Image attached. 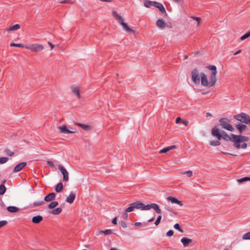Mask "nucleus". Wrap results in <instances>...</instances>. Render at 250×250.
Wrapping results in <instances>:
<instances>
[{"label":"nucleus","instance_id":"1","mask_svg":"<svg viewBox=\"0 0 250 250\" xmlns=\"http://www.w3.org/2000/svg\"><path fill=\"white\" fill-rule=\"evenodd\" d=\"M206 68L211 71V74L210 76V82H208L206 75L204 73H200L201 84L204 86H208L211 87L215 84L217 81V68L216 67L213 65L207 66Z\"/></svg>","mask_w":250,"mask_h":250},{"label":"nucleus","instance_id":"2","mask_svg":"<svg viewBox=\"0 0 250 250\" xmlns=\"http://www.w3.org/2000/svg\"><path fill=\"white\" fill-rule=\"evenodd\" d=\"M218 125H215L211 130V135L215 137L219 140L223 139L226 141H231L233 143L235 141L236 134H231L229 135L223 130H220L218 128Z\"/></svg>","mask_w":250,"mask_h":250},{"label":"nucleus","instance_id":"3","mask_svg":"<svg viewBox=\"0 0 250 250\" xmlns=\"http://www.w3.org/2000/svg\"><path fill=\"white\" fill-rule=\"evenodd\" d=\"M112 16L122 26L123 28L126 31L131 33L134 32V30L128 27L127 24L124 22V20L123 17L120 16L116 11H112Z\"/></svg>","mask_w":250,"mask_h":250},{"label":"nucleus","instance_id":"4","mask_svg":"<svg viewBox=\"0 0 250 250\" xmlns=\"http://www.w3.org/2000/svg\"><path fill=\"white\" fill-rule=\"evenodd\" d=\"M219 122H220V124L216 125H218V128H219V127L221 126L228 131L231 132L234 131L235 129L232 125L227 123L229 122V120L228 118H221L219 120Z\"/></svg>","mask_w":250,"mask_h":250},{"label":"nucleus","instance_id":"5","mask_svg":"<svg viewBox=\"0 0 250 250\" xmlns=\"http://www.w3.org/2000/svg\"><path fill=\"white\" fill-rule=\"evenodd\" d=\"M233 118L239 121L240 122V123L247 124L250 119V116L246 113L241 112L240 113L234 115Z\"/></svg>","mask_w":250,"mask_h":250},{"label":"nucleus","instance_id":"6","mask_svg":"<svg viewBox=\"0 0 250 250\" xmlns=\"http://www.w3.org/2000/svg\"><path fill=\"white\" fill-rule=\"evenodd\" d=\"M156 24L157 26L161 29H163L167 27L169 28H172V25L170 22H166L163 19L158 20L156 21Z\"/></svg>","mask_w":250,"mask_h":250},{"label":"nucleus","instance_id":"7","mask_svg":"<svg viewBox=\"0 0 250 250\" xmlns=\"http://www.w3.org/2000/svg\"><path fill=\"white\" fill-rule=\"evenodd\" d=\"M200 75H199L197 69L195 68L191 72V79L194 83L199 84L200 82Z\"/></svg>","mask_w":250,"mask_h":250},{"label":"nucleus","instance_id":"8","mask_svg":"<svg viewBox=\"0 0 250 250\" xmlns=\"http://www.w3.org/2000/svg\"><path fill=\"white\" fill-rule=\"evenodd\" d=\"M25 47L26 49L30 50L31 51L39 52L43 49V46L42 44H33L30 45H26Z\"/></svg>","mask_w":250,"mask_h":250},{"label":"nucleus","instance_id":"9","mask_svg":"<svg viewBox=\"0 0 250 250\" xmlns=\"http://www.w3.org/2000/svg\"><path fill=\"white\" fill-rule=\"evenodd\" d=\"M58 169L63 176V181L64 182H67L69 180L68 172L65 168L62 165H59Z\"/></svg>","mask_w":250,"mask_h":250},{"label":"nucleus","instance_id":"10","mask_svg":"<svg viewBox=\"0 0 250 250\" xmlns=\"http://www.w3.org/2000/svg\"><path fill=\"white\" fill-rule=\"evenodd\" d=\"M58 128L60 130V132L63 134H73L77 132L75 131L70 130L68 128L67 126L65 125L59 126L58 127Z\"/></svg>","mask_w":250,"mask_h":250},{"label":"nucleus","instance_id":"11","mask_svg":"<svg viewBox=\"0 0 250 250\" xmlns=\"http://www.w3.org/2000/svg\"><path fill=\"white\" fill-rule=\"evenodd\" d=\"M132 203L135 209L146 210V205H145L140 201H137Z\"/></svg>","mask_w":250,"mask_h":250},{"label":"nucleus","instance_id":"12","mask_svg":"<svg viewBox=\"0 0 250 250\" xmlns=\"http://www.w3.org/2000/svg\"><path fill=\"white\" fill-rule=\"evenodd\" d=\"M247 124L237 123L235 125V127L240 134H242L247 129Z\"/></svg>","mask_w":250,"mask_h":250},{"label":"nucleus","instance_id":"13","mask_svg":"<svg viewBox=\"0 0 250 250\" xmlns=\"http://www.w3.org/2000/svg\"><path fill=\"white\" fill-rule=\"evenodd\" d=\"M151 208H153L158 214L161 213V209L160 208L159 206L156 204L151 203L146 205V210H149Z\"/></svg>","mask_w":250,"mask_h":250},{"label":"nucleus","instance_id":"14","mask_svg":"<svg viewBox=\"0 0 250 250\" xmlns=\"http://www.w3.org/2000/svg\"><path fill=\"white\" fill-rule=\"evenodd\" d=\"M233 146L237 149L240 148L245 149L247 147L248 145L245 142H240L239 141H235L233 144Z\"/></svg>","mask_w":250,"mask_h":250},{"label":"nucleus","instance_id":"15","mask_svg":"<svg viewBox=\"0 0 250 250\" xmlns=\"http://www.w3.org/2000/svg\"><path fill=\"white\" fill-rule=\"evenodd\" d=\"M27 165L26 162H23L17 164L13 170V173H16L21 170Z\"/></svg>","mask_w":250,"mask_h":250},{"label":"nucleus","instance_id":"16","mask_svg":"<svg viewBox=\"0 0 250 250\" xmlns=\"http://www.w3.org/2000/svg\"><path fill=\"white\" fill-rule=\"evenodd\" d=\"M167 200L168 201H170L172 204H176L180 206H182L183 205L182 202L179 200L175 197L168 196L167 198Z\"/></svg>","mask_w":250,"mask_h":250},{"label":"nucleus","instance_id":"17","mask_svg":"<svg viewBox=\"0 0 250 250\" xmlns=\"http://www.w3.org/2000/svg\"><path fill=\"white\" fill-rule=\"evenodd\" d=\"M249 140V137L241 134L236 135L235 141L240 142H246Z\"/></svg>","mask_w":250,"mask_h":250},{"label":"nucleus","instance_id":"18","mask_svg":"<svg viewBox=\"0 0 250 250\" xmlns=\"http://www.w3.org/2000/svg\"><path fill=\"white\" fill-rule=\"evenodd\" d=\"M56 196V194L55 193L51 192L44 197V200L45 202H51L55 199Z\"/></svg>","mask_w":250,"mask_h":250},{"label":"nucleus","instance_id":"19","mask_svg":"<svg viewBox=\"0 0 250 250\" xmlns=\"http://www.w3.org/2000/svg\"><path fill=\"white\" fill-rule=\"evenodd\" d=\"M76 198V194L73 192H71L68 197H66L65 201L69 204H72Z\"/></svg>","mask_w":250,"mask_h":250},{"label":"nucleus","instance_id":"20","mask_svg":"<svg viewBox=\"0 0 250 250\" xmlns=\"http://www.w3.org/2000/svg\"><path fill=\"white\" fill-rule=\"evenodd\" d=\"M43 220V217L40 215L33 216L32 218V222L34 224H39Z\"/></svg>","mask_w":250,"mask_h":250},{"label":"nucleus","instance_id":"21","mask_svg":"<svg viewBox=\"0 0 250 250\" xmlns=\"http://www.w3.org/2000/svg\"><path fill=\"white\" fill-rule=\"evenodd\" d=\"M192 241V239L187 237H183L181 239V242L182 243L184 247H188Z\"/></svg>","mask_w":250,"mask_h":250},{"label":"nucleus","instance_id":"22","mask_svg":"<svg viewBox=\"0 0 250 250\" xmlns=\"http://www.w3.org/2000/svg\"><path fill=\"white\" fill-rule=\"evenodd\" d=\"M153 6L159 9L162 12H166V10L162 4L154 1Z\"/></svg>","mask_w":250,"mask_h":250},{"label":"nucleus","instance_id":"23","mask_svg":"<svg viewBox=\"0 0 250 250\" xmlns=\"http://www.w3.org/2000/svg\"><path fill=\"white\" fill-rule=\"evenodd\" d=\"M75 125L79 127H81L85 131H88L91 129V127L87 125H85L79 123H75Z\"/></svg>","mask_w":250,"mask_h":250},{"label":"nucleus","instance_id":"24","mask_svg":"<svg viewBox=\"0 0 250 250\" xmlns=\"http://www.w3.org/2000/svg\"><path fill=\"white\" fill-rule=\"evenodd\" d=\"M62 211V208L61 207L56 208L52 210L48 211L49 213L53 215H59Z\"/></svg>","mask_w":250,"mask_h":250},{"label":"nucleus","instance_id":"25","mask_svg":"<svg viewBox=\"0 0 250 250\" xmlns=\"http://www.w3.org/2000/svg\"><path fill=\"white\" fill-rule=\"evenodd\" d=\"M176 124H180L182 123L185 126H187L188 124V121L187 120H183L182 118L180 117H178L176 119Z\"/></svg>","mask_w":250,"mask_h":250},{"label":"nucleus","instance_id":"26","mask_svg":"<svg viewBox=\"0 0 250 250\" xmlns=\"http://www.w3.org/2000/svg\"><path fill=\"white\" fill-rule=\"evenodd\" d=\"M20 27L21 26L20 24H16L12 26H11L9 28L6 29V31L8 32L17 31L19 30L20 28Z\"/></svg>","mask_w":250,"mask_h":250},{"label":"nucleus","instance_id":"27","mask_svg":"<svg viewBox=\"0 0 250 250\" xmlns=\"http://www.w3.org/2000/svg\"><path fill=\"white\" fill-rule=\"evenodd\" d=\"M5 182L6 180H4L2 181V184L0 185V195H3L6 191V188L4 185Z\"/></svg>","mask_w":250,"mask_h":250},{"label":"nucleus","instance_id":"28","mask_svg":"<svg viewBox=\"0 0 250 250\" xmlns=\"http://www.w3.org/2000/svg\"><path fill=\"white\" fill-rule=\"evenodd\" d=\"M63 186L62 182H60L57 184L55 188V190L57 193H60L63 190Z\"/></svg>","mask_w":250,"mask_h":250},{"label":"nucleus","instance_id":"29","mask_svg":"<svg viewBox=\"0 0 250 250\" xmlns=\"http://www.w3.org/2000/svg\"><path fill=\"white\" fill-rule=\"evenodd\" d=\"M44 204V202L43 201H38V202H34L33 203L30 204L29 205V207L30 208H33L34 207H37L42 206Z\"/></svg>","mask_w":250,"mask_h":250},{"label":"nucleus","instance_id":"30","mask_svg":"<svg viewBox=\"0 0 250 250\" xmlns=\"http://www.w3.org/2000/svg\"><path fill=\"white\" fill-rule=\"evenodd\" d=\"M7 210L11 213H15L20 210V208L15 206H9L7 208Z\"/></svg>","mask_w":250,"mask_h":250},{"label":"nucleus","instance_id":"31","mask_svg":"<svg viewBox=\"0 0 250 250\" xmlns=\"http://www.w3.org/2000/svg\"><path fill=\"white\" fill-rule=\"evenodd\" d=\"M73 93L77 97V98H81L80 91L77 87H73L72 88Z\"/></svg>","mask_w":250,"mask_h":250},{"label":"nucleus","instance_id":"32","mask_svg":"<svg viewBox=\"0 0 250 250\" xmlns=\"http://www.w3.org/2000/svg\"><path fill=\"white\" fill-rule=\"evenodd\" d=\"M59 202L58 201H52L47 205V208L49 209H53L58 206Z\"/></svg>","mask_w":250,"mask_h":250},{"label":"nucleus","instance_id":"33","mask_svg":"<svg viewBox=\"0 0 250 250\" xmlns=\"http://www.w3.org/2000/svg\"><path fill=\"white\" fill-rule=\"evenodd\" d=\"M154 1L146 0L144 3V6L147 8H150L151 6H153Z\"/></svg>","mask_w":250,"mask_h":250},{"label":"nucleus","instance_id":"34","mask_svg":"<svg viewBox=\"0 0 250 250\" xmlns=\"http://www.w3.org/2000/svg\"><path fill=\"white\" fill-rule=\"evenodd\" d=\"M248 181H250V177L248 176L243 177L237 180L238 182L239 183H242Z\"/></svg>","mask_w":250,"mask_h":250},{"label":"nucleus","instance_id":"35","mask_svg":"<svg viewBox=\"0 0 250 250\" xmlns=\"http://www.w3.org/2000/svg\"><path fill=\"white\" fill-rule=\"evenodd\" d=\"M135 209V208L133 205V203H131L129 205V207L125 209V211L126 212H130L131 211H134Z\"/></svg>","mask_w":250,"mask_h":250},{"label":"nucleus","instance_id":"36","mask_svg":"<svg viewBox=\"0 0 250 250\" xmlns=\"http://www.w3.org/2000/svg\"><path fill=\"white\" fill-rule=\"evenodd\" d=\"M221 144L219 140L210 141L209 142V145L211 146H218Z\"/></svg>","mask_w":250,"mask_h":250},{"label":"nucleus","instance_id":"37","mask_svg":"<svg viewBox=\"0 0 250 250\" xmlns=\"http://www.w3.org/2000/svg\"><path fill=\"white\" fill-rule=\"evenodd\" d=\"M100 233H104L105 235H107L112 233V231L111 229H107L104 230H100Z\"/></svg>","mask_w":250,"mask_h":250},{"label":"nucleus","instance_id":"38","mask_svg":"<svg viewBox=\"0 0 250 250\" xmlns=\"http://www.w3.org/2000/svg\"><path fill=\"white\" fill-rule=\"evenodd\" d=\"M174 228L179 231L180 232H184V230L181 228L180 224L178 223H176L174 225Z\"/></svg>","mask_w":250,"mask_h":250},{"label":"nucleus","instance_id":"39","mask_svg":"<svg viewBox=\"0 0 250 250\" xmlns=\"http://www.w3.org/2000/svg\"><path fill=\"white\" fill-rule=\"evenodd\" d=\"M4 152L9 156H12L14 155V152L11 151L8 148H5Z\"/></svg>","mask_w":250,"mask_h":250},{"label":"nucleus","instance_id":"40","mask_svg":"<svg viewBox=\"0 0 250 250\" xmlns=\"http://www.w3.org/2000/svg\"><path fill=\"white\" fill-rule=\"evenodd\" d=\"M9 160L8 157H0V164H3L6 163Z\"/></svg>","mask_w":250,"mask_h":250},{"label":"nucleus","instance_id":"41","mask_svg":"<svg viewBox=\"0 0 250 250\" xmlns=\"http://www.w3.org/2000/svg\"><path fill=\"white\" fill-rule=\"evenodd\" d=\"M243 240H250V231L245 233L242 237Z\"/></svg>","mask_w":250,"mask_h":250},{"label":"nucleus","instance_id":"42","mask_svg":"<svg viewBox=\"0 0 250 250\" xmlns=\"http://www.w3.org/2000/svg\"><path fill=\"white\" fill-rule=\"evenodd\" d=\"M183 174H187V176L190 177L192 176L193 172L191 170H188L181 173Z\"/></svg>","mask_w":250,"mask_h":250},{"label":"nucleus","instance_id":"43","mask_svg":"<svg viewBox=\"0 0 250 250\" xmlns=\"http://www.w3.org/2000/svg\"><path fill=\"white\" fill-rule=\"evenodd\" d=\"M165 208L169 212H171L176 214V212L174 211L173 208L169 206L166 205Z\"/></svg>","mask_w":250,"mask_h":250},{"label":"nucleus","instance_id":"44","mask_svg":"<svg viewBox=\"0 0 250 250\" xmlns=\"http://www.w3.org/2000/svg\"><path fill=\"white\" fill-rule=\"evenodd\" d=\"M161 219H162V216L161 215H160L157 217V218L156 220L155 221L154 224L156 226H158L161 222Z\"/></svg>","mask_w":250,"mask_h":250},{"label":"nucleus","instance_id":"45","mask_svg":"<svg viewBox=\"0 0 250 250\" xmlns=\"http://www.w3.org/2000/svg\"><path fill=\"white\" fill-rule=\"evenodd\" d=\"M250 36V31L249 32L246 33L243 36H241L240 38V39H241V40L243 41V40H244L245 39L248 38Z\"/></svg>","mask_w":250,"mask_h":250},{"label":"nucleus","instance_id":"46","mask_svg":"<svg viewBox=\"0 0 250 250\" xmlns=\"http://www.w3.org/2000/svg\"><path fill=\"white\" fill-rule=\"evenodd\" d=\"M169 151V150L168 146H167V147H164L163 149H161L159 151V153L161 154V153H166Z\"/></svg>","mask_w":250,"mask_h":250},{"label":"nucleus","instance_id":"47","mask_svg":"<svg viewBox=\"0 0 250 250\" xmlns=\"http://www.w3.org/2000/svg\"><path fill=\"white\" fill-rule=\"evenodd\" d=\"M191 18L196 21V22H197V26H199L200 23V18L196 17H191Z\"/></svg>","mask_w":250,"mask_h":250},{"label":"nucleus","instance_id":"48","mask_svg":"<svg viewBox=\"0 0 250 250\" xmlns=\"http://www.w3.org/2000/svg\"><path fill=\"white\" fill-rule=\"evenodd\" d=\"M10 45L11 46H16V47H24V46L21 43H11Z\"/></svg>","mask_w":250,"mask_h":250},{"label":"nucleus","instance_id":"49","mask_svg":"<svg viewBox=\"0 0 250 250\" xmlns=\"http://www.w3.org/2000/svg\"><path fill=\"white\" fill-rule=\"evenodd\" d=\"M173 234H174V231L173 230H171V229L168 230L166 233L167 236H168V237H171V236H173Z\"/></svg>","mask_w":250,"mask_h":250},{"label":"nucleus","instance_id":"50","mask_svg":"<svg viewBox=\"0 0 250 250\" xmlns=\"http://www.w3.org/2000/svg\"><path fill=\"white\" fill-rule=\"evenodd\" d=\"M120 224H121L122 227L123 228H126L127 227V225H126V223L124 221H122V220L120 221Z\"/></svg>","mask_w":250,"mask_h":250},{"label":"nucleus","instance_id":"51","mask_svg":"<svg viewBox=\"0 0 250 250\" xmlns=\"http://www.w3.org/2000/svg\"><path fill=\"white\" fill-rule=\"evenodd\" d=\"M117 220L118 216H116L115 217L112 219L111 221L112 223L114 225H116L117 224Z\"/></svg>","mask_w":250,"mask_h":250},{"label":"nucleus","instance_id":"52","mask_svg":"<svg viewBox=\"0 0 250 250\" xmlns=\"http://www.w3.org/2000/svg\"><path fill=\"white\" fill-rule=\"evenodd\" d=\"M7 224V221L5 220H2L0 221V228L3 227Z\"/></svg>","mask_w":250,"mask_h":250},{"label":"nucleus","instance_id":"53","mask_svg":"<svg viewBox=\"0 0 250 250\" xmlns=\"http://www.w3.org/2000/svg\"><path fill=\"white\" fill-rule=\"evenodd\" d=\"M128 212H125L123 215H122V217L124 219V220H127L128 219V214H127Z\"/></svg>","mask_w":250,"mask_h":250},{"label":"nucleus","instance_id":"54","mask_svg":"<svg viewBox=\"0 0 250 250\" xmlns=\"http://www.w3.org/2000/svg\"><path fill=\"white\" fill-rule=\"evenodd\" d=\"M219 154H224V155H232V156H236V155L231 154V153L226 152H224V151H221L219 153Z\"/></svg>","mask_w":250,"mask_h":250},{"label":"nucleus","instance_id":"55","mask_svg":"<svg viewBox=\"0 0 250 250\" xmlns=\"http://www.w3.org/2000/svg\"><path fill=\"white\" fill-rule=\"evenodd\" d=\"M46 163L48 165L50 166L51 167H54V165L52 161H47Z\"/></svg>","mask_w":250,"mask_h":250},{"label":"nucleus","instance_id":"56","mask_svg":"<svg viewBox=\"0 0 250 250\" xmlns=\"http://www.w3.org/2000/svg\"><path fill=\"white\" fill-rule=\"evenodd\" d=\"M177 147V146L176 145H172V146H169L168 148H169V150H170L171 149H174V148H176Z\"/></svg>","mask_w":250,"mask_h":250},{"label":"nucleus","instance_id":"57","mask_svg":"<svg viewBox=\"0 0 250 250\" xmlns=\"http://www.w3.org/2000/svg\"><path fill=\"white\" fill-rule=\"evenodd\" d=\"M142 225V223L141 222H136L134 224V225L135 227H139Z\"/></svg>","mask_w":250,"mask_h":250},{"label":"nucleus","instance_id":"58","mask_svg":"<svg viewBox=\"0 0 250 250\" xmlns=\"http://www.w3.org/2000/svg\"><path fill=\"white\" fill-rule=\"evenodd\" d=\"M48 43L51 47V50H52L54 47V45L53 44H52L50 42H48Z\"/></svg>","mask_w":250,"mask_h":250},{"label":"nucleus","instance_id":"59","mask_svg":"<svg viewBox=\"0 0 250 250\" xmlns=\"http://www.w3.org/2000/svg\"><path fill=\"white\" fill-rule=\"evenodd\" d=\"M155 219V217H153L152 218H151V219H149L147 222H153Z\"/></svg>","mask_w":250,"mask_h":250},{"label":"nucleus","instance_id":"60","mask_svg":"<svg viewBox=\"0 0 250 250\" xmlns=\"http://www.w3.org/2000/svg\"><path fill=\"white\" fill-rule=\"evenodd\" d=\"M61 3H72V2L71 1H69V0H64V1H62V2H61Z\"/></svg>","mask_w":250,"mask_h":250},{"label":"nucleus","instance_id":"61","mask_svg":"<svg viewBox=\"0 0 250 250\" xmlns=\"http://www.w3.org/2000/svg\"><path fill=\"white\" fill-rule=\"evenodd\" d=\"M241 52V50H238L237 51H236V52H235V53H234V55H237V54H238L239 53H240Z\"/></svg>","mask_w":250,"mask_h":250},{"label":"nucleus","instance_id":"62","mask_svg":"<svg viewBox=\"0 0 250 250\" xmlns=\"http://www.w3.org/2000/svg\"><path fill=\"white\" fill-rule=\"evenodd\" d=\"M100 0L101 1H103V2H108L111 1V0Z\"/></svg>","mask_w":250,"mask_h":250},{"label":"nucleus","instance_id":"63","mask_svg":"<svg viewBox=\"0 0 250 250\" xmlns=\"http://www.w3.org/2000/svg\"><path fill=\"white\" fill-rule=\"evenodd\" d=\"M206 116L207 117L208 116H212V115L209 112H208L206 113Z\"/></svg>","mask_w":250,"mask_h":250},{"label":"nucleus","instance_id":"64","mask_svg":"<svg viewBox=\"0 0 250 250\" xmlns=\"http://www.w3.org/2000/svg\"><path fill=\"white\" fill-rule=\"evenodd\" d=\"M0 205H1V206L2 207H4L5 206L4 203L3 202H1V203Z\"/></svg>","mask_w":250,"mask_h":250}]
</instances>
